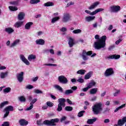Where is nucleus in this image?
I'll list each match as a JSON object with an SVG mask.
<instances>
[{
  "mask_svg": "<svg viewBox=\"0 0 126 126\" xmlns=\"http://www.w3.org/2000/svg\"><path fill=\"white\" fill-rule=\"evenodd\" d=\"M60 31H61V32H66V31H67V29L65 27H63L60 29Z\"/></svg>",
  "mask_w": 126,
  "mask_h": 126,
  "instance_id": "53",
  "label": "nucleus"
},
{
  "mask_svg": "<svg viewBox=\"0 0 126 126\" xmlns=\"http://www.w3.org/2000/svg\"><path fill=\"white\" fill-rule=\"evenodd\" d=\"M8 104V101H5L0 103V108H3L5 105H7Z\"/></svg>",
  "mask_w": 126,
  "mask_h": 126,
  "instance_id": "45",
  "label": "nucleus"
},
{
  "mask_svg": "<svg viewBox=\"0 0 126 126\" xmlns=\"http://www.w3.org/2000/svg\"><path fill=\"white\" fill-rule=\"evenodd\" d=\"M101 11H104V8L96 9L95 10L92 12V14L95 15V14H97L98 12H100Z\"/></svg>",
  "mask_w": 126,
  "mask_h": 126,
  "instance_id": "30",
  "label": "nucleus"
},
{
  "mask_svg": "<svg viewBox=\"0 0 126 126\" xmlns=\"http://www.w3.org/2000/svg\"><path fill=\"white\" fill-rule=\"evenodd\" d=\"M33 92L35 93V94H43V92L40 90L35 89Z\"/></svg>",
  "mask_w": 126,
  "mask_h": 126,
  "instance_id": "48",
  "label": "nucleus"
},
{
  "mask_svg": "<svg viewBox=\"0 0 126 126\" xmlns=\"http://www.w3.org/2000/svg\"><path fill=\"white\" fill-rule=\"evenodd\" d=\"M37 101H38L37 98H33L32 99L30 103V106L27 108L26 111H30L31 110H32V109H33V107H34V105H33V104H35Z\"/></svg>",
  "mask_w": 126,
  "mask_h": 126,
  "instance_id": "9",
  "label": "nucleus"
},
{
  "mask_svg": "<svg viewBox=\"0 0 126 126\" xmlns=\"http://www.w3.org/2000/svg\"><path fill=\"white\" fill-rule=\"evenodd\" d=\"M20 59L22 62H23V63L26 64L27 65H29L30 64V62H29V61H28V60L25 58L24 55H20Z\"/></svg>",
  "mask_w": 126,
  "mask_h": 126,
  "instance_id": "12",
  "label": "nucleus"
},
{
  "mask_svg": "<svg viewBox=\"0 0 126 126\" xmlns=\"http://www.w3.org/2000/svg\"><path fill=\"white\" fill-rule=\"evenodd\" d=\"M85 12H86V13H88V14H90V15H94L92 14V12H91V11L88 10H86L85 11Z\"/></svg>",
  "mask_w": 126,
  "mask_h": 126,
  "instance_id": "60",
  "label": "nucleus"
},
{
  "mask_svg": "<svg viewBox=\"0 0 126 126\" xmlns=\"http://www.w3.org/2000/svg\"><path fill=\"white\" fill-rule=\"evenodd\" d=\"M58 80L60 83L62 84H67L68 83V80L67 78L63 75H61L58 77Z\"/></svg>",
  "mask_w": 126,
  "mask_h": 126,
  "instance_id": "5",
  "label": "nucleus"
},
{
  "mask_svg": "<svg viewBox=\"0 0 126 126\" xmlns=\"http://www.w3.org/2000/svg\"><path fill=\"white\" fill-rule=\"evenodd\" d=\"M91 55H92V51L86 52V51L83 50L82 54L83 61H88L89 59L88 56H91Z\"/></svg>",
  "mask_w": 126,
  "mask_h": 126,
  "instance_id": "4",
  "label": "nucleus"
},
{
  "mask_svg": "<svg viewBox=\"0 0 126 126\" xmlns=\"http://www.w3.org/2000/svg\"><path fill=\"white\" fill-rule=\"evenodd\" d=\"M19 123L20 124V126H25L28 125L29 122L25 119H21L19 121Z\"/></svg>",
  "mask_w": 126,
  "mask_h": 126,
  "instance_id": "16",
  "label": "nucleus"
},
{
  "mask_svg": "<svg viewBox=\"0 0 126 126\" xmlns=\"http://www.w3.org/2000/svg\"><path fill=\"white\" fill-rule=\"evenodd\" d=\"M4 30L8 34H11V33L14 32V30L11 28H6Z\"/></svg>",
  "mask_w": 126,
  "mask_h": 126,
  "instance_id": "27",
  "label": "nucleus"
},
{
  "mask_svg": "<svg viewBox=\"0 0 126 126\" xmlns=\"http://www.w3.org/2000/svg\"><path fill=\"white\" fill-rule=\"evenodd\" d=\"M38 78H39V77H38V76L32 78V81H33V82H36V81H37V80H38Z\"/></svg>",
  "mask_w": 126,
  "mask_h": 126,
  "instance_id": "56",
  "label": "nucleus"
},
{
  "mask_svg": "<svg viewBox=\"0 0 126 126\" xmlns=\"http://www.w3.org/2000/svg\"><path fill=\"white\" fill-rule=\"evenodd\" d=\"M86 73V70L84 69H80L77 71V74H80L81 75H84Z\"/></svg>",
  "mask_w": 126,
  "mask_h": 126,
  "instance_id": "31",
  "label": "nucleus"
},
{
  "mask_svg": "<svg viewBox=\"0 0 126 126\" xmlns=\"http://www.w3.org/2000/svg\"><path fill=\"white\" fill-rule=\"evenodd\" d=\"M92 110L94 115H99L103 111L102 103H97L92 106Z\"/></svg>",
  "mask_w": 126,
  "mask_h": 126,
  "instance_id": "3",
  "label": "nucleus"
},
{
  "mask_svg": "<svg viewBox=\"0 0 126 126\" xmlns=\"http://www.w3.org/2000/svg\"><path fill=\"white\" fill-rule=\"evenodd\" d=\"M73 93V91L72 90H67L65 91V95H69V94H72Z\"/></svg>",
  "mask_w": 126,
  "mask_h": 126,
  "instance_id": "40",
  "label": "nucleus"
},
{
  "mask_svg": "<svg viewBox=\"0 0 126 126\" xmlns=\"http://www.w3.org/2000/svg\"><path fill=\"white\" fill-rule=\"evenodd\" d=\"M33 25V23L30 22L28 23H27L25 26V29H27V30H29L30 28H31V26Z\"/></svg>",
  "mask_w": 126,
  "mask_h": 126,
  "instance_id": "29",
  "label": "nucleus"
},
{
  "mask_svg": "<svg viewBox=\"0 0 126 126\" xmlns=\"http://www.w3.org/2000/svg\"><path fill=\"white\" fill-rule=\"evenodd\" d=\"M82 32V31L80 29L75 30L72 31L73 34H80Z\"/></svg>",
  "mask_w": 126,
  "mask_h": 126,
  "instance_id": "41",
  "label": "nucleus"
},
{
  "mask_svg": "<svg viewBox=\"0 0 126 126\" xmlns=\"http://www.w3.org/2000/svg\"><path fill=\"white\" fill-rule=\"evenodd\" d=\"M103 123L104 124H109V123H110V119H105L103 121Z\"/></svg>",
  "mask_w": 126,
  "mask_h": 126,
  "instance_id": "59",
  "label": "nucleus"
},
{
  "mask_svg": "<svg viewBox=\"0 0 126 126\" xmlns=\"http://www.w3.org/2000/svg\"><path fill=\"white\" fill-rule=\"evenodd\" d=\"M44 6L49 7V6H54V3L53 2L48 1L44 4Z\"/></svg>",
  "mask_w": 126,
  "mask_h": 126,
  "instance_id": "35",
  "label": "nucleus"
},
{
  "mask_svg": "<svg viewBox=\"0 0 126 126\" xmlns=\"http://www.w3.org/2000/svg\"><path fill=\"white\" fill-rule=\"evenodd\" d=\"M34 87L31 85H29L26 87V89H32Z\"/></svg>",
  "mask_w": 126,
  "mask_h": 126,
  "instance_id": "54",
  "label": "nucleus"
},
{
  "mask_svg": "<svg viewBox=\"0 0 126 126\" xmlns=\"http://www.w3.org/2000/svg\"><path fill=\"white\" fill-rule=\"evenodd\" d=\"M95 19V16H87L85 17V20L87 22H90L91 21H93Z\"/></svg>",
  "mask_w": 126,
  "mask_h": 126,
  "instance_id": "22",
  "label": "nucleus"
},
{
  "mask_svg": "<svg viewBox=\"0 0 126 126\" xmlns=\"http://www.w3.org/2000/svg\"><path fill=\"white\" fill-rule=\"evenodd\" d=\"M97 121V118H94V119H88V121H87V124L88 125H93L95 122Z\"/></svg>",
  "mask_w": 126,
  "mask_h": 126,
  "instance_id": "21",
  "label": "nucleus"
},
{
  "mask_svg": "<svg viewBox=\"0 0 126 126\" xmlns=\"http://www.w3.org/2000/svg\"><path fill=\"white\" fill-rule=\"evenodd\" d=\"M69 19H70V15L68 13H64L62 19L63 22H67L69 21Z\"/></svg>",
  "mask_w": 126,
  "mask_h": 126,
  "instance_id": "8",
  "label": "nucleus"
},
{
  "mask_svg": "<svg viewBox=\"0 0 126 126\" xmlns=\"http://www.w3.org/2000/svg\"><path fill=\"white\" fill-rule=\"evenodd\" d=\"M121 58V56L120 55H110L106 57V59H108L109 60H119Z\"/></svg>",
  "mask_w": 126,
  "mask_h": 126,
  "instance_id": "10",
  "label": "nucleus"
},
{
  "mask_svg": "<svg viewBox=\"0 0 126 126\" xmlns=\"http://www.w3.org/2000/svg\"><path fill=\"white\" fill-rule=\"evenodd\" d=\"M114 70L112 68H109L106 70L104 72V76L106 77H109V76H111V75H113L114 74Z\"/></svg>",
  "mask_w": 126,
  "mask_h": 126,
  "instance_id": "6",
  "label": "nucleus"
},
{
  "mask_svg": "<svg viewBox=\"0 0 126 126\" xmlns=\"http://www.w3.org/2000/svg\"><path fill=\"white\" fill-rule=\"evenodd\" d=\"M98 5H99V2H95L88 7V9H89L90 10H92V9L96 8V7L98 6Z\"/></svg>",
  "mask_w": 126,
  "mask_h": 126,
  "instance_id": "15",
  "label": "nucleus"
},
{
  "mask_svg": "<svg viewBox=\"0 0 126 126\" xmlns=\"http://www.w3.org/2000/svg\"><path fill=\"white\" fill-rule=\"evenodd\" d=\"M48 62H49V63H55V60H54V59H53V58H49V59H48Z\"/></svg>",
  "mask_w": 126,
  "mask_h": 126,
  "instance_id": "61",
  "label": "nucleus"
},
{
  "mask_svg": "<svg viewBox=\"0 0 126 126\" xmlns=\"http://www.w3.org/2000/svg\"><path fill=\"white\" fill-rule=\"evenodd\" d=\"M98 92V88H93L90 90V94L91 95H95Z\"/></svg>",
  "mask_w": 126,
  "mask_h": 126,
  "instance_id": "24",
  "label": "nucleus"
},
{
  "mask_svg": "<svg viewBox=\"0 0 126 126\" xmlns=\"http://www.w3.org/2000/svg\"><path fill=\"white\" fill-rule=\"evenodd\" d=\"M85 113V111L84 110L79 112L78 114V117H79V118H81V117H83V114Z\"/></svg>",
  "mask_w": 126,
  "mask_h": 126,
  "instance_id": "47",
  "label": "nucleus"
},
{
  "mask_svg": "<svg viewBox=\"0 0 126 126\" xmlns=\"http://www.w3.org/2000/svg\"><path fill=\"white\" fill-rule=\"evenodd\" d=\"M9 9L11 11H16V10H18V8H17V7H15V6H9Z\"/></svg>",
  "mask_w": 126,
  "mask_h": 126,
  "instance_id": "39",
  "label": "nucleus"
},
{
  "mask_svg": "<svg viewBox=\"0 0 126 126\" xmlns=\"http://www.w3.org/2000/svg\"><path fill=\"white\" fill-rule=\"evenodd\" d=\"M23 74H24V72H21L20 73L17 74V78L19 82H22L23 81Z\"/></svg>",
  "mask_w": 126,
  "mask_h": 126,
  "instance_id": "11",
  "label": "nucleus"
},
{
  "mask_svg": "<svg viewBox=\"0 0 126 126\" xmlns=\"http://www.w3.org/2000/svg\"><path fill=\"white\" fill-rule=\"evenodd\" d=\"M114 48H115V45H111L109 47L108 50L112 51V50H113V49H114Z\"/></svg>",
  "mask_w": 126,
  "mask_h": 126,
  "instance_id": "63",
  "label": "nucleus"
},
{
  "mask_svg": "<svg viewBox=\"0 0 126 126\" xmlns=\"http://www.w3.org/2000/svg\"><path fill=\"white\" fill-rule=\"evenodd\" d=\"M20 42V40L19 39H17L15 40L13 43H12L11 45H10V48H13V47H15V46H17L19 44Z\"/></svg>",
  "mask_w": 126,
  "mask_h": 126,
  "instance_id": "25",
  "label": "nucleus"
},
{
  "mask_svg": "<svg viewBox=\"0 0 126 126\" xmlns=\"http://www.w3.org/2000/svg\"><path fill=\"white\" fill-rule=\"evenodd\" d=\"M35 43L36 45L43 46V45H45V40L43 39H39L35 41Z\"/></svg>",
  "mask_w": 126,
  "mask_h": 126,
  "instance_id": "19",
  "label": "nucleus"
},
{
  "mask_svg": "<svg viewBox=\"0 0 126 126\" xmlns=\"http://www.w3.org/2000/svg\"><path fill=\"white\" fill-rule=\"evenodd\" d=\"M60 17H55L52 19L51 20V23H55V22H57L58 20L60 19Z\"/></svg>",
  "mask_w": 126,
  "mask_h": 126,
  "instance_id": "38",
  "label": "nucleus"
},
{
  "mask_svg": "<svg viewBox=\"0 0 126 126\" xmlns=\"http://www.w3.org/2000/svg\"><path fill=\"white\" fill-rule=\"evenodd\" d=\"M120 93H121V90L115 89V92L113 94L114 97H117Z\"/></svg>",
  "mask_w": 126,
  "mask_h": 126,
  "instance_id": "42",
  "label": "nucleus"
},
{
  "mask_svg": "<svg viewBox=\"0 0 126 126\" xmlns=\"http://www.w3.org/2000/svg\"><path fill=\"white\" fill-rule=\"evenodd\" d=\"M126 123V116L124 117L122 119H120L118 122V126H123Z\"/></svg>",
  "mask_w": 126,
  "mask_h": 126,
  "instance_id": "14",
  "label": "nucleus"
},
{
  "mask_svg": "<svg viewBox=\"0 0 126 126\" xmlns=\"http://www.w3.org/2000/svg\"><path fill=\"white\" fill-rule=\"evenodd\" d=\"M122 41V39H119L115 42V44H116V45H119V44H120Z\"/></svg>",
  "mask_w": 126,
  "mask_h": 126,
  "instance_id": "62",
  "label": "nucleus"
},
{
  "mask_svg": "<svg viewBox=\"0 0 126 126\" xmlns=\"http://www.w3.org/2000/svg\"><path fill=\"white\" fill-rule=\"evenodd\" d=\"M14 110V108H13V106H11V105H9L7 107H6L4 109V111L5 112H7V114H9V111L10 112H12Z\"/></svg>",
  "mask_w": 126,
  "mask_h": 126,
  "instance_id": "13",
  "label": "nucleus"
},
{
  "mask_svg": "<svg viewBox=\"0 0 126 126\" xmlns=\"http://www.w3.org/2000/svg\"><path fill=\"white\" fill-rule=\"evenodd\" d=\"M49 52L52 55H55V51H54L53 49H50Z\"/></svg>",
  "mask_w": 126,
  "mask_h": 126,
  "instance_id": "64",
  "label": "nucleus"
},
{
  "mask_svg": "<svg viewBox=\"0 0 126 126\" xmlns=\"http://www.w3.org/2000/svg\"><path fill=\"white\" fill-rule=\"evenodd\" d=\"M73 110V108L71 106H66L65 107V111H67V112H71Z\"/></svg>",
  "mask_w": 126,
  "mask_h": 126,
  "instance_id": "44",
  "label": "nucleus"
},
{
  "mask_svg": "<svg viewBox=\"0 0 126 126\" xmlns=\"http://www.w3.org/2000/svg\"><path fill=\"white\" fill-rule=\"evenodd\" d=\"M28 60L30 61V62H31L32 60H36V55H34L33 54L29 55Z\"/></svg>",
  "mask_w": 126,
  "mask_h": 126,
  "instance_id": "34",
  "label": "nucleus"
},
{
  "mask_svg": "<svg viewBox=\"0 0 126 126\" xmlns=\"http://www.w3.org/2000/svg\"><path fill=\"white\" fill-rule=\"evenodd\" d=\"M8 74V72H1L0 74V77L1 79H3L7 76Z\"/></svg>",
  "mask_w": 126,
  "mask_h": 126,
  "instance_id": "28",
  "label": "nucleus"
},
{
  "mask_svg": "<svg viewBox=\"0 0 126 126\" xmlns=\"http://www.w3.org/2000/svg\"><path fill=\"white\" fill-rule=\"evenodd\" d=\"M96 99H97V96H94L92 98V99H91V101L92 102H94V101H96Z\"/></svg>",
  "mask_w": 126,
  "mask_h": 126,
  "instance_id": "58",
  "label": "nucleus"
},
{
  "mask_svg": "<svg viewBox=\"0 0 126 126\" xmlns=\"http://www.w3.org/2000/svg\"><path fill=\"white\" fill-rule=\"evenodd\" d=\"M65 120H66V117H65V116L62 117L61 119V123H63V122H64V121H65Z\"/></svg>",
  "mask_w": 126,
  "mask_h": 126,
  "instance_id": "57",
  "label": "nucleus"
},
{
  "mask_svg": "<svg viewBox=\"0 0 126 126\" xmlns=\"http://www.w3.org/2000/svg\"><path fill=\"white\" fill-rule=\"evenodd\" d=\"M54 88H55V89L59 90V91H60V92H61V93H63V90L59 85H54Z\"/></svg>",
  "mask_w": 126,
  "mask_h": 126,
  "instance_id": "32",
  "label": "nucleus"
},
{
  "mask_svg": "<svg viewBox=\"0 0 126 126\" xmlns=\"http://www.w3.org/2000/svg\"><path fill=\"white\" fill-rule=\"evenodd\" d=\"M44 65H46L47 66H57L58 65H57V64L49 63L45 64Z\"/></svg>",
  "mask_w": 126,
  "mask_h": 126,
  "instance_id": "52",
  "label": "nucleus"
},
{
  "mask_svg": "<svg viewBox=\"0 0 126 126\" xmlns=\"http://www.w3.org/2000/svg\"><path fill=\"white\" fill-rule=\"evenodd\" d=\"M40 1V0H30V3L31 4H37V3H39Z\"/></svg>",
  "mask_w": 126,
  "mask_h": 126,
  "instance_id": "36",
  "label": "nucleus"
},
{
  "mask_svg": "<svg viewBox=\"0 0 126 126\" xmlns=\"http://www.w3.org/2000/svg\"><path fill=\"white\" fill-rule=\"evenodd\" d=\"M59 122H60V119L59 118H55L50 120H46L42 123V119H40L36 121V125L37 126H43V125H45L48 126H57V123Z\"/></svg>",
  "mask_w": 126,
  "mask_h": 126,
  "instance_id": "2",
  "label": "nucleus"
},
{
  "mask_svg": "<svg viewBox=\"0 0 126 126\" xmlns=\"http://www.w3.org/2000/svg\"><path fill=\"white\" fill-rule=\"evenodd\" d=\"M92 73H93L92 71L89 72L87 74L85 75L84 79L86 80L89 79V78L91 77Z\"/></svg>",
  "mask_w": 126,
  "mask_h": 126,
  "instance_id": "33",
  "label": "nucleus"
},
{
  "mask_svg": "<svg viewBox=\"0 0 126 126\" xmlns=\"http://www.w3.org/2000/svg\"><path fill=\"white\" fill-rule=\"evenodd\" d=\"M68 44L70 48H72V47H73V45H74V39L71 37H69L68 38Z\"/></svg>",
  "mask_w": 126,
  "mask_h": 126,
  "instance_id": "17",
  "label": "nucleus"
},
{
  "mask_svg": "<svg viewBox=\"0 0 126 126\" xmlns=\"http://www.w3.org/2000/svg\"><path fill=\"white\" fill-rule=\"evenodd\" d=\"M18 99L20 102H25L26 101V99L23 96H21L18 97Z\"/></svg>",
  "mask_w": 126,
  "mask_h": 126,
  "instance_id": "49",
  "label": "nucleus"
},
{
  "mask_svg": "<svg viewBox=\"0 0 126 126\" xmlns=\"http://www.w3.org/2000/svg\"><path fill=\"white\" fill-rule=\"evenodd\" d=\"M121 10V6L113 5L110 7V12H119Z\"/></svg>",
  "mask_w": 126,
  "mask_h": 126,
  "instance_id": "7",
  "label": "nucleus"
},
{
  "mask_svg": "<svg viewBox=\"0 0 126 126\" xmlns=\"http://www.w3.org/2000/svg\"><path fill=\"white\" fill-rule=\"evenodd\" d=\"M77 82H79V83H83L84 82V79L81 78V77H79L77 80Z\"/></svg>",
  "mask_w": 126,
  "mask_h": 126,
  "instance_id": "51",
  "label": "nucleus"
},
{
  "mask_svg": "<svg viewBox=\"0 0 126 126\" xmlns=\"http://www.w3.org/2000/svg\"><path fill=\"white\" fill-rule=\"evenodd\" d=\"M23 24V22L19 21V22H16L14 26L15 28H19V27H21V26H22Z\"/></svg>",
  "mask_w": 126,
  "mask_h": 126,
  "instance_id": "23",
  "label": "nucleus"
},
{
  "mask_svg": "<svg viewBox=\"0 0 126 126\" xmlns=\"http://www.w3.org/2000/svg\"><path fill=\"white\" fill-rule=\"evenodd\" d=\"M25 17V13L24 12H20L18 15V20H23Z\"/></svg>",
  "mask_w": 126,
  "mask_h": 126,
  "instance_id": "20",
  "label": "nucleus"
},
{
  "mask_svg": "<svg viewBox=\"0 0 126 126\" xmlns=\"http://www.w3.org/2000/svg\"><path fill=\"white\" fill-rule=\"evenodd\" d=\"M10 91H11V88L9 87L6 88L3 90V93H9Z\"/></svg>",
  "mask_w": 126,
  "mask_h": 126,
  "instance_id": "43",
  "label": "nucleus"
},
{
  "mask_svg": "<svg viewBox=\"0 0 126 126\" xmlns=\"http://www.w3.org/2000/svg\"><path fill=\"white\" fill-rule=\"evenodd\" d=\"M65 99L63 98H61L58 99V102L60 105H62L63 107H65Z\"/></svg>",
  "mask_w": 126,
  "mask_h": 126,
  "instance_id": "18",
  "label": "nucleus"
},
{
  "mask_svg": "<svg viewBox=\"0 0 126 126\" xmlns=\"http://www.w3.org/2000/svg\"><path fill=\"white\" fill-rule=\"evenodd\" d=\"M95 39L97 40L94 44V47L96 50H100L103 48H105L106 46V40H107V37L105 35L102 36L100 38L99 35H95L94 37Z\"/></svg>",
  "mask_w": 126,
  "mask_h": 126,
  "instance_id": "1",
  "label": "nucleus"
},
{
  "mask_svg": "<svg viewBox=\"0 0 126 126\" xmlns=\"http://www.w3.org/2000/svg\"><path fill=\"white\" fill-rule=\"evenodd\" d=\"M46 104H47V106H48V107H50V108H52V107L54 106V103H53V102L51 101H47L46 102Z\"/></svg>",
  "mask_w": 126,
  "mask_h": 126,
  "instance_id": "50",
  "label": "nucleus"
},
{
  "mask_svg": "<svg viewBox=\"0 0 126 126\" xmlns=\"http://www.w3.org/2000/svg\"><path fill=\"white\" fill-rule=\"evenodd\" d=\"M1 126H9V123L8 122H4Z\"/></svg>",
  "mask_w": 126,
  "mask_h": 126,
  "instance_id": "55",
  "label": "nucleus"
},
{
  "mask_svg": "<svg viewBox=\"0 0 126 126\" xmlns=\"http://www.w3.org/2000/svg\"><path fill=\"white\" fill-rule=\"evenodd\" d=\"M63 105L62 104H58V107L57 108V111L58 112H62L63 111Z\"/></svg>",
  "mask_w": 126,
  "mask_h": 126,
  "instance_id": "46",
  "label": "nucleus"
},
{
  "mask_svg": "<svg viewBox=\"0 0 126 126\" xmlns=\"http://www.w3.org/2000/svg\"><path fill=\"white\" fill-rule=\"evenodd\" d=\"M20 0H17L16 1H11L10 3L12 4V5H18V3L20 2Z\"/></svg>",
  "mask_w": 126,
  "mask_h": 126,
  "instance_id": "37",
  "label": "nucleus"
},
{
  "mask_svg": "<svg viewBox=\"0 0 126 126\" xmlns=\"http://www.w3.org/2000/svg\"><path fill=\"white\" fill-rule=\"evenodd\" d=\"M95 85H96V82L94 81H92L87 85V87L89 89H90V88H92L93 86H95Z\"/></svg>",
  "mask_w": 126,
  "mask_h": 126,
  "instance_id": "26",
  "label": "nucleus"
}]
</instances>
